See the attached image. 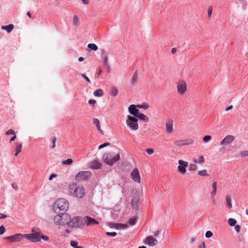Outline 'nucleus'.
I'll list each match as a JSON object with an SVG mask.
<instances>
[{
	"label": "nucleus",
	"mask_w": 248,
	"mask_h": 248,
	"mask_svg": "<svg viewBox=\"0 0 248 248\" xmlns=\"http://www.w3.org/2000/svg\"><path fill=\"white\" fill-rule=\"evenodd\" d=\"M69 208L68 201L63 198L56 200L53 205V209L56 213H59L61 211L66 212Z\"/></svg>",
	"instance_id": "nucleus-1"
},
{
	"label": "nucleus",
	"mask_w": 248,
	"mask_h": 248,
	"mask_svg": "<svg viewBox=\"0 0 248 248\" xmlns=\"http://www.w3.org/2000/svg\"><path fill=\"white\" fill-rule=\"evenodd\" d=\"M55 216L53 220L55 224L57 226H69L70 216L68 214L62 213Z\"/></svg>",
	"instance_id": "nucleus-2"
},
{
	"label": "nucleus",
	"mask_w": 248,
	"mask_h": 248,
	"mask_svg": "<svg viewBox=\"0 0 248 248\" xmlns=\"http://www.w3.org/2000/svg\"><path fill=\"white\" fill-rule=\"evenodd\" d=\"M69 191L74 196L78 198H83L85 194V188L83 186L73 184L70 186Z\"/></svg>",
	"instance_id": "nucleus-3"
},
{
	"label": "nucleus",
	"mask_w": 248,
	"mask_h": 248,
	"mask_svg": "<svg viewBox=\"0 0 248 248\" xmlns=\"http://www.w3.org/2000/svg\"><path fill=\"white\" fill-rule=\"evenodd\" d=\"M120 159L119 153L115 154L113 153H106L104 154L102 159L103 161L109 166H112Z\"/></svg>",
	"instance_id": "nucleus-4"
},
{
	"label": "nucleus",
	"mask_w": 248,
	"mask_h": 248,
	"mask_svg": "<svg viewBox=\"0 0 248 248\" xmlns=\"http://www.w3.org/2000/svg\"><path fill=\"white\" fill-rule=\"evenodd\" d=\"M138 121L137 118L130 115H128L126 120V124L131 130L136 131L139 128Z\"/></svg>",
	"instance_id": "nucleus-5"
},
{
	"label": "nucleus",
	"mask_w": 248,
	"mask_h": 248,
	"mask_svg": "<svg viewBox=\"0 0 248 248\" xmlns=\"http://www.w3.org/2000/svg\"><path fill=\"white\" fill-rule=\"evenodd\" d=\"M84 225V219L79 217H75L72 219L70 218L69 226L80 228Z\"/></svg>",
	"instance_id": "nucleus-6"
},
{
	"label": "nucleus",
	"mask_w": 248,
	"mask_h": 248,
	"mask_svg": "<svg viewBox=\"0 0 248 248\" xmlns=\"http://www.w3.org/2000/svg\"><path fill=\"white\" fill-rule=\"evenodd\" d=\"M91 175L92 173L90 171H81L76 174V180L78 182H83L88 180Z\"/></svg>",
	"instance_id": "nucleus-7"
},
{
	"label": "nucleus",
	"mask_w": 248,
	"mask_h": 248,
	"mask_svg": "<svg viewBox=\"0 0 248 248\" xmlns=\"http://www.w3.org/2000/svg\"><path fill=\"white\" fill-rule=\"evenodd\" d=\"M178 163L179 164L177 167L178 172L181 174H185L186 171V168L188 166V163L183 160H179Z\"/></svg>",
	"instance_id": "nucleus-8"
},
{
	"label": "nucleus",
	"mask_w": 248,
	"mask_h": 248,
	"mask_svg": "<svg viewBox=\"0 0 248 248\" xmlns=\"http://www.w3.org/2000/svg\"><path fill=\"white\" fill-rule=\"evenodd\" d=\"M24 238H26L31 242H37L41 241L39 232L25 234H24Z\"/></svg>",
	"instance_id": "nucleus-9"
},
{
	"label": "nucleus",
	"mask_w": 248,
	"mask_h": 248,
	"mask_svg": "<svg viewBox=\"0 0 248 248\" xmlns=\"http://www.w3.org/2000/svg\"><path fill=\"white\" fill-rule=\"evenodd\" d=\"M187 86L185 80H180L177 83V90L179 94L182 95L186 91Z\"/></svg>",
	"instance_id": "nucleus-10"
},
{
	"label": "nucleus",
	"mask_w": 248,
	"mask_h": 248,
	"mask_svg": "<svg viewBox=\"0 0 248 248\" xmlns=\"http://www.w3.org/2000/svg\"><path fill=\"white\" fill-rule=\"evenodd\" d=\"M194 142L193 140L191 139H188L186 140H176L174 142L176 146H182L185 145H188L193 144Z\"/></svg>",
	"instance_id": "nucleus-11"
},
{
	"label": "nucleus",
	"mask_w": 248,
	"mask_h": 248,
	"mask_svg": "<svg viewBox=\"0 0 248 248\" xmlns=\"http://www.w3.org/2000/svg\"><path fill=\"white\" fill-rule=\"evenodd\" d=\"M130 176L132 180L138 183H140V177L139 171L137 168L134 169L130 173Z\"/></svg>",
	"instance_id": "nucleus-12"
},
{
	"label": "nucleus",
	"mask_w": 248,
	"mask_h": 248,
	"mask_svg": "<svg viewBox=\"0 0 248 248\" xmlns=\"http://www.w3.org/2000/svg\"><path fill=\"white\" fill-rule=\"evenodd\" d=\"M234 137L232 135H228L225 137L220 142V145L227 146L232 143L234 140Z\"/></svg>",
	"instance_id": "nucleus-13"
},
{
	"label": "nucleus",
	"mask_w": 248,
	"mask_h": 248,
	"mask_svg": "<svg viewBox=\"0 0 248 248\" xmlns=\"http://www.w3.org/2000/svg\"><path fill=\"white\" fill-rule=\"evenodd\" d=\"M83 219L84 225L87 226H92L99 224V222L98 221L89 216H85Z\"/></svg>",
	"instance_id": "nucleus-14"
},
{
	"label": "nucleus",
	"mask_w": 248,
	"mask_h": 248,
	"mask_svg": "<svg viewBox=\"0 0 248 248\" xmlns=\"http://www.w3.org/2000/svg\"><path fill=\"white\" fill-rule=\"evenodd\" d=\"M108 54L107 51H106L105 50H103L102 51L100 58H101L102 62L104 64V65L107 67H109V64L108 63Z\"/></svg>",
	"instance_id": "nucleus-15"
},
{
	"label": "nucleus",
	"mask_w": 248,
	"mask_h": 248,
	"mask_svg": "<svg viewBox=\"0 0 248 248\" xmlns=\"http://www.w3.org/2000/svg\"><path fill=\"white\" fill-rule=\"evenodd\" d=\"M24 238V234L16 233L15 235L6 237V239L10 240L12 242H18Z\"/></svg>",
	"instance_id": "nucleus-16"
},
{
	"label": "nucleus",
	"mask_w": 248,
	"mask_h": 248,
	"mask_svg": "<svg viewBox=\"0 0 248 248\" xmlns=\"http://www.w3.org/2000/svg\"><path fill=\"white\" fill-rule=\"evenodd\" d=\"M137 106L135 105H131L128 107V111L131 115L135 117H137L139 113V110L137 108Z\"/></svg>",
	"instance_id": "nucleus-17"
},
{
	"label": "nucleus",
	"mask_w": 248,
	"mask_h": 248,
	"mask_svg": "<svg viewBox=\"0 0 248 248\" xmlns=\"http://www.w3.org/2000/svg\"><path fill=\"white\" fill-rule=\"evenodd\" d=\"M166 131L168 134H172L173 132V121L170 120L166 123Z\"/></svg>",
	"instance_id": "nucleus-18"
},
{
	"label": "nucleus",
	"mask_w": 248,
	"mask_h": 248,
	"mask_svg": "<svg viewBox=\"0 0 248 248\" xmlns=\"http://www.w3.org/2000/svg\"><path fill=\"white\" fill-rule=\"evenodd\" d=\"M102 164L98 160H94L89 164L90 168L93 169H100L102 167Z\"/></svg>",
	"instance_id": "nucleus-19"
},
{
	"label": "nucleus",
	"mask_w": 248,
	"mask_h": 248,
	"mask_svg": "<svg viewBox=\"0 0 248 248\" xmlns=\"http://www.w3.org/2000/svg\"><path fill=\"white\" fill-rule=\"evenodd\" d=\"M145 243L151 246H154L157 243V240L152 236H149L146 238Z\"/></svg>",
	"instance_id": "nucleus-20"
},
{
	"label": "nucleus",
	"mask_w": 248,
	"mask_h": 248,
	"mask_svg": "<svg viewBox=\"0 0 248 248\" xmlns=\"http://www.w3.org/2000/svg\"><path fill=\"white\" fill-rule=\"evenodd\" d=\"M109 226L111 228H114L116 229H125L128 227L127 224H122V223H111L109 224Z\"/></svg>",
	"instance_id": "nucleus-21"
},
{
	"label": "nucleus",
	"mask_w": 248,
	"mask_h": 248,
	"mask_svg": "<svg viewBox=\"0 0 248 248\" xmlns=\"http://www.w3.org/2000/svg\"><path fill=\"white\" fill-rule=\"evenodd\" d=\"M138 80V74L137 71H135L133 74L131 79L130 83L132 85H135L137 83Z\"/></svg>",
	"instance_id": "nucleus-22"
},
{
	"label": "nucleus",
	"mask_w": 248,
	"mask_h": 248,
	"mask_svg": "<svg viewBox=\"0 0 248 248\" xmlns=\"http://www.w3.org/2000/svg\"><path fill=\"white\" fill-rule=\"evenodd\" d=\"M73 25L74 27H78L80 25L79 18L77 15H74L72 20Z\"/></svg>",
	"instance_id": "nucleus-23"
},
{
	"label": "nucleus",
	"mask_w": 248,
	"mask_h": 248,
	"mask_svg": "<svg viewBox=\"0 0 248 248\" xmlns=\"http://www.w3.org/2000/svg\"><path fill=\"white\" fill-rule=\"evenodd\" d=\"M93 124L96 126L97 130L100 132V133L103 135V131L101 129L99 121L96 118H94L93 119Z\"/></svg>",
	"instance_id": "nucleus-24"
},
{
	"label": "nucleus",
	"mask_w": 248,
	"mask_h": 248,
	"mask_svg": "<svg viewBox=\"0 0 248 248\" xmlns=\"http://www.w3.org/2000/svg\"><path fill=\"white\" fill-rule=\"evenodd\" d=\"M14 26L13 24H11L7 26H2L1 29L6 30L8 33L11 32L14 29Z\"/></svg>",
	"instance_id": "nucleus-25"
},
{
	"label": "nucleus",
	"mask_w": 248,
	"mask_h": 248,
	"mask_svg": "<svg viewBox=\"0 0 248 248\" xmlns=\"http://www.w3.org/2000/svg\"><path fill=\"white\" fill-rule=\"evenodd\" d=\"M137 117L145 122H147L149 121V118L143 113H139Z\"/></svg>",
	"instance_id": "nucleus-26"
},
{
	"label": "nucleus",
	"mask_w": 248,
	"mask_h": 248,
	"mask_svg": "<svg viewBox=\"0 0 248 248\" xmlns=\"http://www.w3.org/2000/svg\"><path fill=\"white\" fill-rule=\"evenodd\" d=\"M226 201L227 204V206L229 209L232 208V198L230 195H227L226 197Z\"/></svg>",
	"instance_id": "nucleus-27"
},
{
	"label": "nucleus",
	"mask_w": 248,
	"mask_h": 248,
	"mask_svg": "<svg viewBox=\"0 0 248 248\" xmlns=\"http://www.w3.org/2000/svg\"><path fill=\"white\" fill-rule=\"evenodd\" d=\"M93 95L96 97H101L103 95V92L102 89H97L94 92Z\"/></svg>",
	"instance_id": "nucleus-28"
},
{
	"label": "nucleus",
	"mask_w": 248,
	"mask_h": 248,
	"mask_svg": "<svg viewBox=\"0 0 248 248\" xmlns=\"http://www.w3.org/2000/svg\"><path fill=\"white\" fill-rule=\"evenodd\" d=\"M22 145L21 143L17 144L16 148V153H15V156H17L18 154L21 152Z\"/></svg>",
	"instance_id": "nucleus-29"
},
{
	"label": "nucleus",
	"mask_w": 248,
	"mask_h": 248,
	"mask_svg": "<svg viewBox=\"0 0 248 248\" xmlns=\"http://www.w3.org/2000/svg\"><path fill=\"white\" fill-rule=\"evenodd\" d=\"M118 94V90L115 87L111 89L110 94L113 96H116Z\"/></svg>",
	"instance_id": "nucleus-30"
},
{
	"label": "nucleus",
	"mask_w": 248,
	"mask_h": 248,
	"mask_svg": "<svg viewBox=\"0 0 248 248\" xmlns=\"http://www.w3.org/2000/svg\"><path fill=\"white\" fill-rule=\"evenodd\" d=\"M136 219L137 217L135 216L129 218L128 223L131 225H134L136 223Z\"/></svg>",
	"instance_id": "nucleus-31"
},
{
	"label": "nucleus",
	"mask_w": 248,
	"mask_h": 248,
	"mask_svg": "<svg viewBox=\"0 0 248 248\" xmlns=\"http://www.w3.org/2000/svg\"><path fill=\"white\" fill-rule=\"evenodd\" d=\"M88 47L94 51L98 49V46L95 44H89L88 45Z\"/></svg>",
	"instance_id": "nucleus-32"
},
{
	"label": "nucleus",
	"mask_w": 248,
	"mask_h": 248,
	"mask_svg": "<svg viewBox=\"0 0 248 248\" xmlns=\"http://www.w3.org/2000/svg\"><path fill=\"white\" fill-rule=\"evenodd\" d=\"M188 166L189 171H195L197 169V166L195 164H190Z\"/></svg>",
	"instance_id": "nucleus-33"
},
{
	"label": "nucleus",
	"mask_w": 248,
	"mask_h": 248,
	"mask_svg": "<svg viewBox=\"0 0 248 248\" xmlns=\"http://www.w3.org/2000/svg\"><path fill=\"white\" fill-rule=\"evenodd\" d=\"M228 223L231 226H234L236 225V220L234 218H230L228 219Z\"/></svg>",
	"instance_id": "nucleus-34"
},
{
	"label": "nucleus",
	"mask_w": 248,
	"mask_h": 248,
	"mask_svg": "<svg viewBox=\"0 0 248 248\" xmlns=\"http://www.w3.org/2000/svg\"><path fill=\"white\" fill-rule=\"evenodd\" d=\"M198 174L200 176H206L209 175L207 173V170H203L198 171Z\"/></svg>",
	"instance_id": "nucleus-35"
},
{
	"label": "nucleus",
	"mask_w": 248,
	"mask_h": 248,
	"mask_svg": "<svg viewBox=\"0 0 248 248\" xmlns=\"http://www.w3.org/2000/svg\"><path fill=\"white\" fill-rule=\"evenodd\" d=\"M138 108H143L144 109H148L149 108V106L148 104L144 103L141 105H138L137 106Z\"/></svg>",
	"instance_id": "nucleus-36"
},
{
	"label": "nucleus",
	"mask_w": 248,
	"mask_h": 248,
	"mask_svg": "<svg viewBox=\"0 0 248 248\" xmlns=\"http://www.w3.org/2000/svg\"><path fill=\"white\" fill-rule=\"evenodd\" d=\"M73 160L71 158H68L66 160H64L62 162V164L65 165H69L73 163Z\"/></svg>",
	"instance_id": "nucleus-37"
},
{
	"label": "nucleus",
	"mask_w": 248,
	"mask_h": 248,
	"mask_svg": "<svg viewBox=\"0 0 248 248\" xmlns=\"http://www.w3.org/2000/svg\"><path fill=\"white\" fill-rule=\"evenodd\" d=\"M211 137L210 136L206 135L203 138L202 140L204 142H208L211 140Z\"/></svg>",
	"instance_id": "nucleus-38"
},
{
	"label": "nucleus",
	"mask_w": 248,
	"mask_h": 248,
	"mask_svg": "<svg viewBox=\"0 0 248 248\" xmlns=\"http://www.w3.org/2000/svg\"><path fill=\"white\" fill-rule=\"evenodd\" d=\"M40 239L42 238L44 240L47 241L49 239V237L46 235H43L42 233L39 232Z\"/></svg>",
	"instance_id": "nucleus-39"
},
{
	"label": "nucleus",
	"mask_w": 248,
	"mask_h": 248,
	"mask_svg": "<svg viewBox=\"0 0 248 248\" xmlns=\"http://www.w3.org/2000/svg\"><path fill=\"white\" fill-rule=\"evenodd\" d=\"M217 194V190H213V191L211 193V195L212 198L213 199V201L214 204H215V196Z\"/></svg>",
	"instance_id": "nucleus-40"
},
{
	"label": "nucleus",
	"mask_w": 248,
	"mask_h": 248,
	"mask_svg": "<svg viewBox=\"0 0 248 248\" xmlns=\"http://www.w3.org/2000/svg\"><path fill=\"white\" fill-rule=\"evenodd\" d=\"M205 235L206 238H209L213 236V233L211 231H208L206 232Z\"/></svg>",
	"instance_id": "nucleus-41"
},
{
	"label": "nucleus",
	"mask_w": 248,
	"mask_h": 248,
	"mask_svg": "<svg viewBox=\"0 0 248 248\" xmlns=\"http://www.w3.org/2000/svg\"><path fill=\"white\" fill-rule=\"evenodd\" d=\"M71 246L76 248L78 245V242L76 241L72 240L70 242Z\"/></svg>",
	"instance_id": "nucleus-42"
},
{
	"label": "nucleus",
	"mask_w": 248,
	"mask_h": 248,
	"mask_svg": "<svg viewBox=\"0 0 248 248\" xmlns=\"http://www.w3.org/2000/svg\"><path fill=\"white\" fill-rule=\"evenodd\" d=\"M5 134L6 135H15V132L13 129H9L6 132Z\"/></svg>",
	"instance_id": "nucleus-43"
},
{
	"label": "nucleus",
	"mask_w": 248,
	"mask_h": 248,
	"mask_svg": "<svg viewBox=\"0 0 248 248\" xmlns=\"http://www.w3.org/2000/svg\"><path fill=\"white\" fill-rule=\"evenodd\" d=\"M106 234L107 236H110L114 237L117 235V233L116 232H107Z\"/></svg>",
	"instance_id": "nucleus-44"
},
{
	"label": "nucleus",
	"mask_w": 248,
	"mask_h": 248,
	"mask_svg": "<svg viewBox=\"0 0 248 248\" xmlns=\"http://www.w3.org/2000/svg\"><path fill=\"white\" fill-rule=\"evenodd\" d=\"M198 163L202 164L204 162V159L202 155H200L198 158Z\"/></svg>",
	"instance_id": "nucleus-45"
},
{
	"label": "nucleus",
	"mask_w": 248,
	"mask_h": 248,
	"mask_svg": "<svg viewBox=\"0 0 248 248\" xmlns=\"http://www.w3.org/2000/svg\"><path fill=\"white\" fill-rule=\"evenodd\" d=\"M146 152L148 155H151L154 153V150L151 148H148L146 150Z\"/></svg>",
	"instance_id": "nucleus-46"
},
{
	"label": "nucleus",
	"mask_w": 248,
	"mask_h": 248,
	"mask_svg": "<svg viewBox=\"0 0 248 248\" xmlns=\"http://www.w3.org/2000/svg\"><path fill=\"white\" fill-rule=\"evenodd\" d=\"M110 144L109 143H104L100 145L99 146L98 148L99 149H101L103 148H104L107 146L109 145Z\"/></svg>",
	"instance_id": "nucleus-47"
},
{
	"label": "nucleus",
	"mask_w": 248,
	"mask_h": 248,
	"mask_svg": "<svg viewBox=\"0 0 248 248\" xmlns=\"http://www.w3.org/2000/svg\"><path fill=\"white\" fill-rule=\"evenodd\" d=\"M240 155L242 156H247L248 155V151H243L240 153Z\"/></svg>",
	"instance_id": "nucleus-48"
},
{
	"label": "nucleus",
	"mask_w": 248,
	"mask_h": 248,
	"mask_svg": "<svg viewBox=\"0 0 248 248\" xmlns=\"http://www.w3.org/2000/svg\"><path fill=\"white\" fill-rule=\"evenodd\" d=\"M80 75L81 76V77L83 78H84L85 79V80L86 81H87V82H88L89 83L91 82V81H90V79L87 76H86V75L85 74H80Z\"/></svg>",
	"instance_id": "nucleus-49"
},
{
	"label": "nucleus",
	"mask_w": 248,
	"mask_h": 248,
	"mask_svg": "<svg viewBox=\"0 0 248 248\" xmlns=\"http://www.w3.org/2000/svg\"><path fill=\"white\" fill-rule=\"evenodd\" d=\"M207 14H208V17H210L212 14V7H210L208 9Z\"/></svg>",
	"instance_id": "nucleus-50"
},
{
	"label": "nucleus",
	"mask_w": 248,
	"mask_h": 248,
	"mask_svg": "<svg viewBox=\"0 0 248 248\" xmlns=\"http://www.w3.org/2000/svg\"><path fill=\"white\" fill-rule=\"evenodd\" d=\"M5 231V227L3 226H0V235L3 234Z\"/></svg>",
	"instance_id": "nucleus-51"
},
{
	"label": "nucleus",
	"mask_w": 248,
	"mask_h": 248,
	"mask_svg": "<svg viewBox=\"0 0 248 248\" xmlns=\"http://www.w3.org/2000/svg\"><path fill=\"white\" fill-rule=\"evenodd\" d=\"M234 226V229H235V231L237 232H239L240 231V230H241V227L240 225H235Z\"/></svg>",
	"instance_id": "nucleus-52"
},
{
	"label": "nucleus",
	"mask_w": 248,
	"mask_h": 248,
	"mask_svg": "<svg viewBox=\"0 0 248 248\" xmlns=\"http://www.w3.org/2000/svg\"><path fill=\"white\" fill-rule=\"evenodd\" d=\"M56 141H57V139L55 137L53 138L52 140V142L53 143V145L51 147L53 149L55 147V146H56L55 143H56Z\"/></svg>",
	"instance_id": "nucleus-53"
},
{
	"label": "nucleus",
	"mask_w": 248,
	"mask_h": 248,
	"mask_svg": "<svg viewBox=\"0 0 248 248\" xmlns=\"http://www.w3.org/2000/svg\"><path fill=\"white\" fill-rule=\"evenodd\" d=\"M212 187L213 190H217V182L216 181L214 182L212 184Z\"/></svg>",
	"instance_id": "nucleus-54"
},
{
	"label": "nucleus",
	"mask_w": 248,
	"mask_h": 248,
	"mask_svg": "<svg viewBox=\"0 0 248 248\" xmlns=\"http://www.w3.org/2000/svg\"><path fill=\"white\" fill-rule=\"evenodd\" d=\"M88 102L90 105H93L96 103V101L93 99H90L89 100Z\"/></svg>",
	"instance_id": "nucleus-55"
},
{
	"label": "nucleus",
	"mask_w": 248,
	"mask_h": 248,
	"mask_svg": "<svg viewBox=\"0 0 248 248\" xmlns=\"http://www.w3.org/2000/svg\"><path fill=\"white\" fill-rule=\"evenodd\" d=\"M81 1L85 5H87L89 3V0H81Z\"/></svg>",
	"instance_id": "nucleus-56"
},
{
	"label": "nucleus",
	"mask_w": 248,
	"mask_h": 248,
	"mask_svg": "<svg viewBox=\"0 0 248 248\" xmlns=\"http://www.w3.org/2000/svg\"><path fill=\"white\" fill-rule=\"evenodd\" d=\"M57 176V175L54 174V173H52V174H51V175L49 176V180H51L54 177H55Z\"/></svg>",
	"instance_id": "nucleus-57"
},
{
	"label": "nucleus",
	"mask_w": 248,
	"mask_h": 248,
	"mask_svg": "<svg viewBox=\"0 0 248 248\" xmlns=\"http://www.w3.org/2000/svg\"><path fill=\"white\" fill-rule=\"evenodd\" d=\"M7 216L5 215L0 213V219H4Z\"/></svg>",
	"instance_id": "nucleus-58"
},
{
	"label": "nucleus",
	"mask_w": 248,
	"mask_h": 248,
	"mask_svg": "<svg viewBox=\"0 0 248 248\" xmlns=\"http://www.w3.org/2000/svg\"><path fill=\"white\" fill-rule=\"evenodd\" d=\"M16 136L15 134L14 136L12 138H11V139L10 140V143H11V142L14 141L16 140Z\"/></svg>",
	"instance_id": "nucleus-59"
},
{
	"label": "nucleus",
	"mask_w": 248,
	"mask_h": 248,
	"mask_svg": "<svg viewBox=\"0 0 248 248\" xmlns=\"http://www.w3.org/2000/svg\"><path fill=\"white\" fill-rule=\"evenodd\" d=\"M198 248H205V244L203 242L202 243V244L199 246Z\"/></svg>",
	"instance_id": "nucleus-60"
},
{
	"label": "nucleus",
	"mask_w": 248,
	"mask_h": 248,
	"mask_svg": "<svg viewBox=\"0 0 248 248\" xmlns=\"http://www.w3.org/2000/svg\"><path fill=\"white\" fill-rule=\"evenodd\" d=\"M12 186L15 189L17 190L18 189V187L17 185H15V184H13L12 185Z\"/></svg>",
	"instance_id": "nucleus-61"
},
{
	"label": "nucleus",
	"mask_w": 248,
	"mask_h": 248,
	"mask_svg": "<svg viewBox=\"0 0 248 248\" xmlns=\"http://www.w3.org/2000/svg\"><path fill=\"white\" fill-rule=\"evenodd\" d=\"M233 107L232 106H230L228 108H226V111H229Z\"/></svg>",
	"instance_id": "nucleus-62"
},
{
	"label": "nucleus",
	"mask_w": 248,
	"mask_h": 248,
	"mask_svg": "<svg viewBox=\"0 0 248 248\" xmlns=\"http://www.w3.org/2000/svg\"><path fill=\"white\" fill-rule=\"evenodd\" d=\"M79 62H82L84 60V58L82 57H80L78 59Z\"/></svg>",
	"instance_id": "nucleus-63"
},
{
	"label": "nucleus",
	"mask_w": 248,
	"mask_h": 248,
	"mask_svg": "<svg viewBox=\"0 0 248 248\" xmlns=\"http://www.w3.org/2000/svg\"><path fill=\"white\" fill-rule=\"evenodd\" d=\"M158 234H159V232L158 231H156V232H154V234L155 236H157L158 235Z\"/></svg>",
	"instance_id": "nucleus-64"
}]
</instances>
